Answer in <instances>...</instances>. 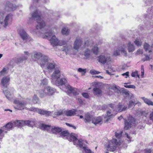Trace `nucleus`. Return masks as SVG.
<instances>
[{"mask_svg": "<svg viewBox=\"0 0 153 153\" xmlns=\"http://www.w3.org/2000/svg\"><path fill=\"white\" fill-rule=\"evenodd\" d=\"M66 124L67 125V126H68L70 127H73V128L74 129H75L76 128V127L74 126H73L71 125V124H69L68 123H66Z\"/></svg>", "mask_w": 153, "mask_h": 153, "instance_id": "obj_58", "label": "nucleus"}, {"mask_svg": "<svg viewBox=\"0 0 153 153\" xmlns=\"http://www.w3.org/2000/svg\"><path fill=\"white\" fill-rule=\"evenodd\" d=\"M32 16L33 18L37 20V29H41L45 26V23L39 15L38 11L36 10L33 13L32 15Z\"/></svg>", "mask_w": 153, "mask_h": 153, "instance_id": "obj_8", "label": "nucleus"}, {"mask_svg": "<svg viewBox=\"0 0 153 153\" xmlns=\"http://www.w3.org/2000/svg\"><path fill=\"white\" fill-rule=\"evenodd\" d=\"M91 51L89 49H87L85 51L84 55L86 59L89 58L91 55Z\"/></svg>", "mask_w": 153, "mask_h": 153, "instance_id": "obj_35", "label": "nucleus"}, {"mask_svg": "<svg viewBox=\"0 0 153 153\" xmlns=\"http://www.w3.org/2000/svg\"><path fill=\"white\" fill-rule=\"evenodd\" d=\"M94 76L95 77H97V78H100V79H102V78H103V77L102 76Z\"/></svg>", "mask_w": 153, "mask_h": 153, "instance_id": "obj_60", "label": "nucleus"}, {"mask_svg": "<svg viewBox=\"0 0 153 153\" xmlns=\"http://www.w3.org/2000/svg\"><path fill=\"white\" fill-rule=\"evenodd\" d=\"M19 33L23 41H30L32 40V39L23 28H21L19 30Z\"/></svg>", "mask_w": 153, "mask_h": 153, "instance_id": "obj_15", "label": "nucleus"}, {"mask_svg": "<svg viewBox=\"0 0 153 153\" xmlns=\"http://www.w3.org/2000/svg\"><path fill=\"white\" fill-rule=\"evenodd\" d=\"M8 68H4L0 72V76H3L7 74L8 73Z\"/></svg>", "mask_w": 153, "mask_h": 153, "instance_id": "obj_34", "label": "nucleus"}, {"mask_svg": "<svg viewBox=\"0 0 153 153\" xmlns=\"http://www.w3.org/2000/svg\"><path fill=\"white\" fill-rule=\"evenodd\" d=\"M5 14L4 10L0 12V24L4 27H6L9 23L12 21V15L11 14H7L4 20V16Z\"/></svg>", "mask_w": 153, "mask_h": 153, "instance_id": "obj_7", "label": "nucleus"}, {"mask_svg": "<svg viewBox=\"0 0 153 153\" xmlns=\"http://www.w3.org/2000/svg\"><path fill=\"white\" fill-rule=\"evenodd\" d=\"M131 76L132 77H134L137 76L138 77H139V76L138 74L137 71H135V72H132L131 73Z\"/></svg>", "mask_w": 153, "mask_h": 153, "instance_id": "obj_47", "label": "nucleus"}, {"mask_svg": "<svg viewBox=\"0 0 153 153\" xmlns=\"http://www.w3.org/2000/svg\"><path fill=\"white\" fill-rule=\"evenodd\" d=\"M38 108H36L34 107H31L27 109L30 111H36L37 112V111L38 110Z\"/></svg>", "mask_w": 153, "mask_h": 153, "instance_id": "obj_52", "label": "nucleus"}, {"mask_svg": "<svg viewBox=\"0 0 153 153\" xmlns=\"http://www.w3.org/2000/svg\"><path fill=\"white\" fill-rule=\"evenodd\" d=\"M129 72L128 71L122 74V75L123 76H125V78H127L129 76Z\"/></svg>", "mask_w": 153, "mask_h": 153, "instance_id": "obj_51", "label": "nucleus"}, {"mask_svg": "<svg viewBox=\"0 0 153 153\" xmlns=\"http://www.w3.org/2000/svg\"><path fill=\"white\" fill-rule=\"evenodd\" d=\"M15 126L19 127L25 126V120H16L13 122Z\"/></svg>", "mask_w": 153, "mask_h": 153, "instance_id": "obj_27", "label": "nucleus"}, {"mask_svg": "<svg viewBox=\"0 0 153 153\" xmlns=\"http://www.w3.org/2000/svg\"><path fill=\"white\" fill-rule=\"evenodd\" d=\"M49 60V57L47 56L43 55L41 58L37 61V62L42 68H43L45 67L47 63Z\"/></svg>", "mask_w": 153, "mask_h": 153, "instance_id": "obj_19", "label": "nucleus"}, {"mask_svg": "<svg viewBox=\"0 0 153 153\" xmlns=\"http://www.w3.org/2000/svg\"><path fill=\"white\" fill-rule=\"evenodd\" d=\"M82 96L85 98H88L89 97L88 94L87 93H82Z\"/></svg>", "mask_w": 153, "mask_h": 153, "instance_id": "obj_53", "label": "nucleus"}, {"mask_svg": "<svg viewBox=\"0 0 153 153\" xmlns=\"http://www.w3.org/2000/svg\"><path fill=\"white\" fill-rule=\"evenodd\" d=\"M39 99L37 97V96L35 94L33 97V104L36 103L38 101Z\"/></svg>", "mask_w": 153, "mask_h": 153, "instance_id": "obj_42", "label": "nucleus"}, {"mask_svg": "<svg viewBox=\"0 0 153 153\" xmlns=\"http://www.w3.org/2000/svg\"><path fill=\"white\" fill-rule=\"evenodd\" d=\"M124 87L126 88H135V86L134 85H124Z\"/></svg>", "mask_w": 153, "mask_h": 153, "instance_id": "obj_50", "label": "nucleus"}, {"mask_svg": "<svg viewBox=\"0 0 153 153\" xmlns=\"http://www.w3.org/2000/svg\"><path fill=\"white\" fill-rule=\"evenodd\" d=\"M69 32V30L67 28H64L62 30V34L68 35Z\"/></svg>", "mask_w": 153, "mask_h": 153, "instance_id": "obj_38", "label": "nucleus"}, {"mask_svg": "<svg viewBox=\"0 0 153 153\" xmlns=\"http://www.w3.org/2000/svg\"><path fill=\"white\" fill-rule=\"evenodd\" d=\"M135 123L134 119L131 116H129L128 120H126L125 123L124 129L127 130L129 129Z\"/></svg>", "mask_w": 153, "mask_h": 153, "instance_id": "obj_17", "label": "nucleus"}, {"mask_svg": "<svg viewBox=\"0 0 153 153\" xmlns=\"http://www.w3.org/2000/svg\"><path fill=\"white\" fill-rule=\"evenodd\" d=\"M60 136L63 138L65 137L70 141H72L74 145H79L81 146V140H79L75 136V134H69L67 131H61L60 133Z\"/></svg>", "mask_w": 153, "mask_h": 153, "instance_id": "obj_6", "label": "nucleus"}, {"mask_svg": "<svg viewBox=\"0 0 153 153\" xmlns=\"http://www.w3.org/2000/svg\"><path fill=\"white\" fill-rule=\"evenodd\" d=\"M100 72L98 71L95 70H91L90 71V73L93 75L98 74Z\"/></svg>", "mask_w": 153, "mask_h": 153, "instance_id": "obj_44", "label": "nucleus"}, {"mask_svg": "<svg viewBox=\"0 0 153 153\" xmlns=\"http://www.w3.org/2000/svg\"><path fill=\"white\" fill-rule=\"evenodd\" d=\"M43 55L40 52H35L34 53L33 55L31 56V57L32 59L37 61L41 58Z\"/></svg>", "mask_w": 153, "mask_h": 153, "instance_id": "obj_25", "label": "nucleus"}, {"mask_svg": "<svg viewBox=\"0 0 153 153\" xmlns=\"http://www.w3.org/2000/svg\"><path fill=\"white\" fill-rule=\"evenodd\" d=\"M98 60L100 62L105 64L111 61L110 55L107 53L102 54L98 57Z\"/></svg>", "mask_w": 153, "mask_h": 153, "instance_id": "obj_13", "label": "nucleus"}, {"mask_svg": "<svg viewBox=\"0 0 153 153\" xmlns=\"http://www.w3.org/2000/svg\"><path fill=\"white\" fill-rule=\"evenodd\" d=\"M121 143V142H118L117 140L114 139L109 142L108 145H105V146L108 151H113L120 145Z\"/></svg>", "mask_w": 153, "mask_h": 153, "instance_id": "obj_11", "label": "nucleus"}, {"mask_svg": "<svg viewBox=\"0 0 153 153\" xmlns=\"http://www.w3.org/2000/svg\"><path fill=\"white\" fill-rule=\"evenodd\" d=\"M41 33L39 36L43 38L48 39L53 47L58 45L62 46L67 44L68 42L67 40H59L54 33L51 31L47 32L46 31H43Z\"/></svg>", "mask_w": 153, "mask_h": 153, "instance_id": "obj_1", "label": "nucleus"}, {"mask_svg": "<svg viewBox=\"0 0 153 153\" xmlns=\"http://www.w3.org/2000/svg\"><path fill=\"white\" fill-rule=\"evenodd\" d=\"M1 129L2 130L3 133H7L8 131H10L9 130L7 129V128L5 126L2 128Z\"/></svg>", "mask_w": 153, "mask_h": 153, "instance_id": "obj_46", "label": "nucleus"}, {"mask_svg": "<svg viewBox=\"0 0 153 153\" xmlns=\"http://www.w3.org/2000/svg\"><path fill=\"white\" fill-rule=\"evenodd\" d=\"M92 50L93 53L95 54H97L99 53V49L97 46H94L92 48Z\"/></svg>", "mask_w": 153, "mask_h": 153, "instance_id": "obj_37", "label": "nucleus"}, {"mask_svg": "<svg viewBox=\"0 0 153 153\" xmlns=\"http://www.w3.org/2000/svg\"><path fill=\"white\" fill-rule=\"evenodd\" d=\"M127 47L129 52H133L135 50V48L133 44L129 42L127 44L123 45L120 46L119 49L116 50L114 52V55L115 56H118L120 54V52L123 55L126 56L127 53L126 51Z\"/></svg>", "mask_w": 153, "mask_h": 153, "instance_id": "obj_5", "label": "nucleus"}, {"mask_svg": "<svg viewBox=\"0 0 153 153\" xmlns=\"http://www.w3.org/2000/svg\"><path fill=\"white\" fill-rule=\"evenodd\" d=\"M79 140H81V146H80L79 145H75L77 146H79L80 148H82L85 152V153H94V152H92L89 149H88L87 147H85L86 146V144L87 143V142L85 141L82 140V139H79Z\"/></svg>", "mask_w": 153, "mask_h": 153, "instance_id": "obj_23", "label": "nucleus"}, {"mask_svg": "<svg viewBox=\"0 0 153 153\" xmlns=\"http://www.w3.org/2000/svg\"><path fill=\"white\" fill-rule=\"evenodd\" d=\"M143 53L142 49H138L137 51L136 54L137 55L142 54Z\"/></svg>", "mask_w": 153, "mask_h": 153, "instance_id": "obj_54", "label": "nucleus"}, {"mask_svg": "<svg viewBox=\"0 0 153 153\" xmlns=\"http://www.w3.org/2000/svg\"><path fill=\"white\" fill-rule=\"evenodd\" d=\"M81 111H77L75 109H72L70 110H66L64 111V114L67 116H72L77 114L79 112L81 113Z\"/></svg>", "mask_w": 153, "mask_h": 153, "instance_id": "obj_20", "label": "nucleus"}, {"mask_svg": "<svg viewBox=\"0 0 153 153\" xmlns=\"http://www.w3.org/2000/svg\"><path fill=\"white\" fill-rule=\"evenodd\" d=\"M109 107L111 109H109V110L107 111L106 114L104 117V120L106 122H107L111 118L117 114L116 112L125 111L127 108V106H123L120 103L119 104L116 108L115 109V110H113L114 107V104H110Z\"/></svg>", "mask_w": 153, "mask_h": 153, "instance_id": "obj_2", "label": "nucleus"}, {"mask_svg": "<svg viewBox=\"0 0 153 153\" xmlns=\"http://www.w3.org/2000/svg\"><path fill=\"white\" fill-rule=\"evenodd\" d=\"M135 44L137 46H140L142 44V42L141 40L138 39H137L134 41Z\"/></svg>", "mask_w": 153, "mask_h": 153, "instance_id": "obj_36", "label": "nucleus"}, {"mask_svg": "<svg viewBox=\"0 0 153 153\" xmlns=\"http://www.w3.org/2000/svg\"><path fill=\"white\" fill-rule=\"evenodd\" d=\"M62 50L65 53L66 55L71 54L75 55L76 53V52H74L71 45H66L63 46L62 48Z\"/></svg>", "mask_w": 153, "mask_h": 153, "instance_id": "obj_18", "label": "nucleus"}, {"mask_svg": "<svg viewBox=\"0 0 153 153\" xmlns=\"http://www.w3.org/2000/svg\"><path fill=\"white\" fill-rule=\"evenodd\" d=\"M122 133L121 131L119 133L116 132L115 134L116 137L118 139L120 138L121 137Z\"/></svg>", "mask_w": 153, "mask_h": 153, "instance_id": "obj_45", "label": "nucleus"}, {"mask_svg": "<svg viewBox=\"0 0 153 153\" xmlns=\"http://www.w3.org/2000/svg\"><path fill=\"white\" fill-rule=\"evenodd\" d=\"M63 114H64V112L62 110H60L54 113L55 115L58 116L61 115Z\"/></svg>", "mask_w": 153, "mask_h": 153, "instance_id": "obj_40", "label": "nucleus"}, {"mask_svg": "<svg viewBox=\"0 0 153 153\" xmlns=\"http://www.w3.org/2000/svg\"><path fill=\"white\" fill-rule=\"evenodd\" d=\"M153 1V0H147L145 1L146 3H148L150 2Z\"/></svg>", "mask_w": 153, "mask_h": 153, "instance_id": "obj_59", "label": "nucleus"}, {"mask_svg": "<svg viewBox=\"0 0 153 153\" xmlns=\"http://www.w3.org/2000/svg\"><path fill=\"white\" fill-rule=\"evenodd\" d=\"M27 101V100L26 101H20L15 100L13 102L14 104V108L15 109L21 111L25 109H26L27 108L26 107V105Z\"/></svg>", "mask_w": 153, "mask_h": 153, "instance_id": "obj_12", "label": "nucleus"}, {"mask_svg": "<svg viewBox=\"0 0 153 153\" xmlns=\"http://www.w3.org/2000/svg\"><path fill=\"white\" fill-rule=\"evenodd\" d=\"M93 117L88 114H86L85 116V120L86 122H90L91 121Z\"/></svg>", "mask_w": 153, "mask_h": 153, "instance_id": "obj_32", "label": "nucleus"}, {"mask_svg": "<svg viewBox=\"0 0 153 153\" xmlns=\"http://www.w3.org/2000/svg\"><path fill=\"white\" fill-rule=\"evenodd\" d=\"M82 39L79 37L76 38L73 44V49L76 51V53L82 45Z\"/></svg>", "mask_w": 153, "mask_h": 153, "instance_id": "obj_16", "label": "nucleus"}, {"mask_svg": "<svg viewBox=\"0 0 153 153\" xmlns=\"http://www.w3.org/2000/svg\"><path fill=\"white\" fill-rule=\"evenodd\" d=\"M37 112L42 115H45L46 116H49L51 115L52 112L49 111H47L40 109H38L37 111Z\"/></svg>", "mask_w": 153, "mask_h": 153, "instance_id": "obj_29", "label": "nucleus"}, {"mask_svg": "<svg viewBox=\"0 0 153 153\" xmlns=\"http://www.w3.org/2000/svg\"><path fill=\"white\" fill-rule=\"evenodd\" d=\"M102 120L101 117H93L92 120V123L95 125L97 124H101Z\"/></svg>", "mask_w": 153, "mask_h": 153, "instance_id": "obj_26", "label": "nucleus"}, {"mask_svg": "<svg viewBox=\"0 0 153 153\" xmlns=\"http://www.w3.org/2000/svg\"><path fill=\"white\" fill-rule=\"evenodd\" d=\"M151 150L150 149L146 150H145L144 153H150Z\"/></svg>", "mask_w": 153, "mask_h": 153, "instance_id": "obj_57", "label": "nucleus"}, {"mask_svg": "<svg viewBox=\"0 0 153 153\" xmlns=\"http://www.w3.org/2000/svg\"><path fill=\"white\" fill-rule=\"evenodd\" d=\"M55 91V89L50 86H47L39 90L38 94L40 97L43 98L47 95H52Z\"/></svg>", "mask_w": 153, "mask_h": 153, "instance_id": "obj_9", "label": "nucleus"}, {"mask_svg": "<svg viewBox=\"0 0 153 153\" xmlns=\"http://www.w3.org/2000/svg\"><path fill=\"white\" fill-rule=\"evenodd\" d=\"M35 124L36 122L35 120L31 119L30 120H25V125H27L29 127H33Z\"/></svg>", "mask_w": 153, "mask_h": 153, "instance_id": "obj_30", "label": "nucleus"}, {"mask_svg": "<svg viewBox=\"0 0 153 153\" xmlns=\"http://www.w3.org/2000/svg\"><path fill=\"white\" fill-rule=\"evenodd\" d=\"M17 8V6L14 5L10 3L9 2L7 1L6 2L5 6V10L8 11H13L15 10Z\"/></svg>", "mask_w": 153, "mask_h": 153, "instance_id": "obj_24", "label": "nucleus"}, {"mask_svg": "<svg viewBox=\"0 0 153 153\" xmlns=\"http://www.w3.org/2000/svg\"><path fill=\"white\" fill-rule=\"evenodd\" d=\"M10 79L9 76L3 77L1 80V85L3 87L7 88L9 85ZM3 91L7 98L10 100L13 95L15 91L13 89H11L5 88L3 89Z\"/></svg>", "mask_w": 153, "mask_h": 153, "instance_id": "obj_4", "label": "nucleus"}, {"mask_svg": "<svg viewBox=\"0 0 153 153\" xmlns=\"http://www.w3.org/2000/svg\"><path fill=\"white\" fill-rule=\"evenodd\" d=\"M141 99L144 102L148 105L153 106V102L149 99L145 97H142Z\"/></svg>", "mask_w": 153, "mask_h": 153, "instance_id": "obj_31", "label": "nucleus"}, {"mask_svg": "<svg viewBox=\"0 0 153 153\" xmlns=\"http://www.w3.org/2000/svg\"><path fill=\"white\" fill-rule=\"evenodd\" d=\"M144 74V70L143 69V66H142L141 69V76L143 77Z\"/></svg>", "mask_w": 153, "mask_h": 153, "instance_id": "obj_55", "label": "nucleus"}, {"mask_svg": "<svg viewBox=\"0 0 153 153\" xmlns=\"http://www.w3.org/2000/svg\"><path fill=\"white\" fill-rule=\"evenodd\" d=\"M93 93L95 95L100 96L102 94V91L100 88L97 87H95L93 89Z\"/></svg>", "mask_w": 153, "mask_h": 153, "instance_id": "obj_28", "label": "nucleus"}, {"mask_svg": "<svg viewBox=\"0 0 153 153\" xmlns=\"http://www.w3.org/2000/svg\"><path fill=\"white\" fill-rule=\"evenodd\" d=\"M5 126L7 127V129L9 130L12 129L13 126V124L11 122H10L7 123Z\"/></svg>", "mask_w": 153, "mask_h": 153, "instance_id": "obj_39", "label": "nucleus"}, {"mask_svg": "<svg viewBox=\"0 0 153 153\" xmlns=\"http://www.w3.org/2000/svg\"><path fill=\"white\" fill-rule=\"evenodd\" d=\"M143 47L144 49L146 52L148 51L149 53H151L152 52V50H149L150 46L149 44L147 43H145Z\"/></svg>", "mask_w": 153, "mask_h": 153, "instance_id": "obj_33", "label": "nucleus"}, {"mask_svg": "<svg viewBox=\"0 0 153 153\" xmlns=\"http://www.w3.org/2000/svg\"><path fill=\"white\" fill-rule=\"evenodd\" d=\"M41 128L45 130L50 131L51 133L57 134H59L62 131L61 128L56 127H51L48 125L42 124L41 126Z\"/></svg>", "mask_w": 153, "mask_h": 153, "instance_id": "obj_10", "label": "nucleus"}, {"mask_svg": "<svg viewBox=\"0 0 153 153\" xmlns=\"http://www.w3.org/2000/svg\"><path fill=\"white\" fill-rule=\"evenodd\" d=\"M135 102L132 101H131L129 102L128 105V108H131L134 105Z\"/></svg>", "mask_w": 153, "mask_h": 153, "instance_id": "obj_49", "label": "nucleus"}, {"mask_svg": "<svg viewBox=\"0 0 153 153\" xmlns=\"http://www.w3.org/2000/svg\"><path fill=\"white\" fill-rule=\"evenodd\" d=\"M149 118L150 120L153 122V112L151 113L149 115Z\"/></svg>", "mask_w": 153, "mask_h": 153, "instance_id": "obj_56", "label": "nucleus"}, {"mask_svg": "<svg viewBox=\"0 0 153 153\" xmlns=\"http://www.w3.org/2000/svg\"><path fill=\"white\" fill-rule=\"evenodd\" d=\"M122 118H123V117L121 116H120V117H118V119L119 120H120L121 119H122Z\"/></svg>", "mask_w": 153, "mask_h": 153, "instance_id": "obj_63", "label": "nucleus"}, {"mask_svg": "<svg viewBox=\"0 0 153 153\" xmlns=\"http://www.w3.org/2000/svg\"><path fill=\"white\" fill-rule=\"evenodd\" d=\"M78 71L79 72L81 73L82 75H84L85 73H86V69L79 68L78 69Z\"/></svg>", "mask_w": 153, "mask_h": 153, "instance_id": "obj_41", "label": "nucleus"}, {"mask_svg": "<svg viewBox=\"0 0 153 153\" xmlns=\"http://www.w3.org/2000/svg\"><path fill=\"white\" fill-rule=\"evenodd\" d=\"M30 55V54L28 52L25 51L24 52V54L22 55V57L20 58L17 59L16 60V62L17 63H19L24 60H26Z\"/></svg>", "mask_w": 153, "mask_h": 153, "instance_id": "obj_21", "label": "nucleus"}, {"mask_svg": "<svg viewBox=\"0 0 153 153\" xmlns=\"http://www.w3.org/2000/svg\"><path fill=\"white\" fill-rule=\"evenodd\" d=\"M145 58H143L142 59V60L143 61H148L150 59V58L149 57V56L147 55H145Z\"/></svg>", "mask_w": 153, "mask_h": 153, "instance_id": "obj_48", "label": "nucleus"}, {"mask_svg": "<svg viewBox=\"0 0 153 153\" xmlns=\"http://www.w3.org/2000/svg\"><path fill=\"white\" fill-rule=\"evenodd\" d=\"M47 70L49 72H51L56 68H59L57 67V65L53 62L48 63L46 66Z\"/></svg>", "mask_w": 153, "mask_h": 153, "instance_id": "obj_22", "label": "nucleus"}, {"mask_svg": "<svg viewBox=\"0 0 153 153\" xmlns=\"http://www.w3.org/2000/svg\"><path fill=\"white\" fill-rule=\"evenodd\" d=\"M125 135L126 136V137L128 138L129 139H131V137L129 136L127 133H126Z\"/></svg>", "mask_w": 153, "mask_h": 153, "instance_id": "obj_61", "label": "nucleus"}, {"mask_svg": "<svg viewBox=\"0 0 153 153\" xmlns=\"http://www.w3.org/2000/svg\"><path fill=\"white\" fill-rule=\"evenodd\" d=\"M61 76L60 69V68H56L51 76V82L52 84L56 85H62L67 82V80L64 78L59 79Z\"/></svg>", "mask_w": 153, "mask_h": 153, "instance_id": "obj_3", "label": "nucleus"}, {"mask_svg": "<svg viewBox=\"0 0 153 153\" xmlns=\"http://www.w3.org/2000/svg\"><path fill=\"white\" fill-rule=\"evenodd\" d=\"M124 94H125L126 95V96H128L129 95V93L128 91H125L124 92Z\"/></svg>", "mask_w": 153, "mask_h": 153, "instance_id": "obj_62", "label": "nucleus"}, {"mask_svg": "<svg viewBox=\"0 0 153 153\" xmlns=\"http://www.w3.org/2000/svg\"><path fill=\"white\" fill-rule=\"evenodd\" d=\"M66 88L65 91L69 95L73 94L74 95H78L79 94V91L76 88H72L67 82L64 84Z\"/></svg>", "mask_w": 153, "mask_h": 153, "instance_id": "obj_14", "label": "nucleus"}, {"mask_svg": "<svg viewBox=\"0 0 153 153\" xmlns=\"http://www.w3.org/2000/svg\"><path fill=\"white\" fill-rule=\"evenodd\" d=\"M48 79H44L41 80V84L42 85H46L48 83Z\"/></svg>", "mask_w": 153, "mask_h": 153, "instance_id": "obj_43", "label": "nucleus"}, {"mask_svg": "<svg viewBox=\"0 0 153 153\" xmlns=\"http://www.w3.org/2000/svg\"><path fill=\"white\" fill-rule=\"evenodd\" d=\"M88 43V41H87L86 42H85V43H84V46L85 47L86 46V44L87 43Z\"/></svg>", "mask_w": 153, "mask_h": 153, "instance_id": "obj_64", "label": "nucleus"}]
</instances>
